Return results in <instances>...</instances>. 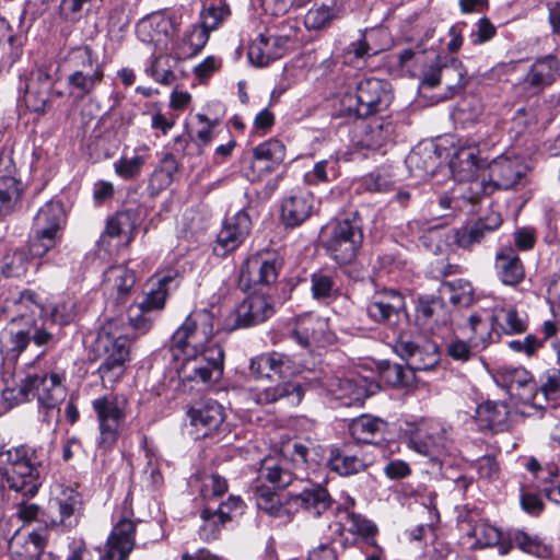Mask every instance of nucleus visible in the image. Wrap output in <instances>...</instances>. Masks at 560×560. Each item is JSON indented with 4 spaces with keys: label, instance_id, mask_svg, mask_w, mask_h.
Here are the masks:
<instances>
[{
    "label": "nucleus",
    "instance_id": "1",
    "mask_svg": "<svg viewBox=\"0 0 560 560\" xmlns=\"http://www.w3.org/2000/svg\"><path fill=\"white\" fill-rule=\"evenodd\" d=\"M212 337L213 316L207 310L189 314L175 330L170 351L175 360H184L178 371L183 380L206 384L222 377L224 350Z\"/></svg>",
    "mask_w": 560,
    "mask_h": 560
},
{
    "label": "nucleus",
    "instance_id": "2",
    "mask_svg": "<svg viewBox=\"0 0 560 560\" xmlns=\"http://www.w3.org/2000/svg\"><path fill=\"white\" fill-rule=\"evenodd\" d=\"M310 448L300 442L283 447L281 453L268 455L259 463L257 477L252 483L256 505L272 517H289L287 508L276 489L290 486L300 471L310 466Z\"/></svg>",
    "mask_w": 560,
    "mask_h": 560
},
{
    "label": "nucleus",
    "instance_id": "3",
    "mask_svg": "<svg viewBox=\"0 0 560 560\" xmlns=\"http://www.w3.org/2000/svg\"><path fill=\"white\" fill-rule=\"evenodd\" d=\"M46 455L43 447L27 444L13 446L5 451L9 467L0 465V487L33 498L42 486V474Z\"/></svg>",
    "mask_w": 560,
    "mask_h": 560
},
{
    "label": "nucleus",
    "instance_id": "4",
    "mask_svg": "<svg viewBox=\"0 0 560 560\" xmlns=\"http://www.w3.org/2000/svg\"><path fill=\"white\" fill-rule=\"evenodd\" d=\"M82 505V495L72 488H66L49 499L45 510L35 503L21 501L16 504L15 515L23 523L36 521L46 528L65 533L79 524Z\"/></svg>",
    "mask_w": 560,
    "mask_h": 560
},
{
    "label": "nucleus",
    "instance_id": "5",
    "mask_svg": "<svg viewBox=\"0 0 560 560\" xmlns=\"http://www.w3.org/2000/svg\"><path fill=\"white\" fill-rule=\"evenodd\" d=\"M389 84L376 78H364L357 84L355 92L340 94L334 116L349 120L365 119L385 110L392 103Z\"/></svg>",
    "mask_w": 560,
    "mask_h": 560
},
{
    "label": "nucleus",
    "instance_id": "6",
    "mask_svg": "<svg viewBox=\"0 0 560 560\" xmlns=\"http://www.w3.org/2000/svg\"><path fill=\"white\" fill-rule=\"evenodd\" d=\"M113 323L103 325L94 347L95 358L101 361L97 373L102 384L117 383L126 373L130 361V342L124 335L112 331Z\"/></svg>",
    "mask_w": 560,
    "mask_h": 560
},
{
    "label": "nucleus",
    "instance_id": "7",
    "mask_svg": "<svg viewBox=\"0 0 560 560\" xmlns=\"http://www.w3.org/2000/svg\"><path fill=\"white\" fill-rule=\"evenodd\" d=\"M98 429L96 446L104 453L117 445L128 417V399L119 394H106L92 400Z\"/></svg>",
    "mask_w": 560,
    "mask_h": 560
},
{
    "label": "nucleus",
    "instance_id": "8",
    "mask_svg": "<svg viewBox=\"0 0 560 560\" xmlns=\"http://www.w3.org/2000/svg\"><path fill=\"white\" fill-rule=\"evenodd\" d=\"M69 65L71 72L66 81L69 96L78 102L83 101L103 82L104 65L89 45L73 48L69 56Z\"/></svg>",
    "mask_w": 560,
    "mask_h": 560
},
{
    "label": "nucleus",
    "instance_id": "9",
    "mask_svg": "<svg viewBox=\"0 0 560 560\" xmlns=\"http://www.w3.org/2000/svg\"><path fill=\"white\" fill-rule=\"evenodd\" d=\"M363 240V219L359 211H350L335 221L325 248L332 260L347 265L357 258Z\"/></svg>",
    "mask_w": 560,
    "mask_h": 560
},
{
    "label": "nucleus",
    "instance_id": "10",
    "mask_svg": "<svg viewBox=\"0 0 560 560\" xmlns=\"http://www.w3.org/2000/svg\"><path fill=\"white\" fill-rule=\"evenodd\" d=\"M66 219L63 205L58 199H50L38 209L30 238L31 256L43 257L61 241Z\"/></svg>",
    "mask_w": 560,
    "mask_h": 560
},
{
    "label": "nucleus",
    "instance_id": "11",
    "mask_svg": "<svg viewBox=\"0 0 560 560\" xmlns=\"http://www.w3.org/2000/svg\"><path fill=\"white\" fill-rule=\"evenodd\" d=\"M66 376L60 372H28L20 383V395L27 399L33 393L47 411L54 410L66 397Z\"/></svg>",
    "mask_w": 560,
    "mask_h": 560
},
{
    "label": "nucleus",
    "instance_id": "12",
    "mask_svg": "<svg viewBox=\"0 0 560 560\" xmlns=\"http://www.w3.org/2000/svg\"><path fill=\"white\" fill-rule=\"evenodd\" d=\"M182 24V14L173 10H161L148 14L136 25L138 38L155 47H166L176 36Z\"/></svg>",
    "mask_w": 560,
    "mask_h": 560
},
{
    "label": "nucleus",
    "instance_id": "13",
    "mask_svg": "<svg viewBox=\"0 0 560 560\" xmlns=\"http://www.w3.org/2000/svg\"><path fill=\"white\" fill-rule=\"evenodd\" d=\"M560 78V54L537 58L526 74L515 84V90L526 96L541 93Z\"/></svg>",
    "mask_w": 560,
    "mask_h": 560
},
{
    "label": "nucleus",
    "instance_id": "14",
    "mask_svg": "<svg viewBox=\"0 0 560 560\" xmlns=\"http://www.w3.org/2000/svg\"><path fill=\"white\" fill-rule=\"evenodd\" d=\"M525 170L520 158L505 153L488 164L489 182L482 179L475 184L481 187L483 194H490L494 189H510L525 175Z\"/></svg>",
    "mask_w": 560,
    "mask_h": 560
},
{
    "label": "nucleus",
    "instance_id": "15",
    "mask_svg": "<svg viewBox=\"0 0 560 560\" xmlns=\"http://www.w3.org/2000/svg\"><path fill=\"white\" fill-rule=\"evenodd\" d=\"M406 311L404 294L393 288L376 290L366 306L370 319L376 324L397 325Z\"/></svg>",
    "mask_w": 560,
    "mask_h": 560
},
{
    "label": "nucleus",
    "instance_id": "16",
    "mask_svg": "<svg viewBox=\"0 0 560 560\" xmlns=\"http://www.w3.org/2000/svg\"><path fill=\"white\" fill-rule=\"evenodd\" d=\"M283 259L277 252H258L249 256L241 268V280L253 284L275 283L282 268Z\"/></svg>",
    "mask_w": 560,
    "mask_h": 560
},
{
    "label": "nucleus",
    "instance_id": "17",
    "mask_svg": "<svg viewBox=\"0 0 560 560\" xmlns=\"http://www.w3.org/2000/svg\"><path fill=\"white\" fill-rule=\"evenodd\" d=\"M393 348L411 371H430L440 362L439 348L431 341L418 343L400 336Z\"/></svg>",
    "mask_w": 560,
    "mask_h": 560
},
{
    "label": "nucleus",
    "instance_id": "18",
    "mask_svg": "<svg viewBox=\"0 0 560 560\" xmlns=\"http://www.w3.org/2000/svg\"><path fill=\"white\" fill-rule=\"evenodd\" d=\"M252 225V219L244 209L226 217L217 235V242L213 247L214 254L224 257L238 248L248 237Z\"/></svg>",
    "mask_w": 560,
    "mask_h": 560
},
{
    "label": "nucleus",
    "instance_id": "19",
    "mask_svg": "<svg viewBox=\"0 0 560 560\" xmlns=\"http://www.w3.org/2000/svg\"><path fill=\"white\" fill-rule=\"evenodd\" d=\"M373 459L354 450L352 443L331 445L328 450L327 467L340 477H351L366 471Z\"/></svg>",
    "mask_w": 560,
    "mask_h": 560
},
{
    "label": "nucleus",
    "instance_id": "20",
    "mask_svg": "<svg viewBox=\"0 0 560 560\" xmlns=\"http://www.w3.org/2000/svg\"><path fill=\"white\" fill-rule=\"evenodd\" d=\"M314 195L306 189L288 191L280 202V221L287 229H295L306 222L314 211Z\"/></svg>",
    "mask_w": 560,
    "mask_h": 560
},
{
    "label": "nucleus",
    "instance_id": "21",
    "mask_svg": "<svg viewBox=\"0 0 560 560\" xmlns=\"http://www.w3.org/2000/svg\"><path fill=\"white\" fill-rule=\"evenodd\" d=\"M272 312L271 305L264 296H249L225 317L224 329L233 331L258 325L270 317Z\"/></svg>",
    "mask_w": 560,
    "mask_h": 560
},
{
    "label": "nucleus",
    "instance_id": "22",
    "mask_svg": "<svg viewBox=\"0 0 560 560\" xmlns=\"http://www.w3.org/2000/svg\"><path fill=\"white\" fill-rule=\"evenodd\" d=\"M14 173L12 160L0 156V219L12 214L22 203L24 186Z\"/></svg>",
    "mask_w": 560,
    "mask_h": 560
},
{
    "label": "nucleus",
    "instance_id": "23",
    "mask_svg": "<svg viewBox=\"0 0 560 560\" xmlns=\"http://www.w3.org/2000/svg\"><path fill=\"white\" fill-rule=\"evenodd\" d=\"M187 417L192 427L201 433L203 438L211 436L224 430L223 423L225 412L222 405L213 399H203L195 402L187 410Z\"/></svg>",
    "mask_w": 560,
    "mask_h": 560
},
{
    "label": "nucleus",
    "instance_id": "24",
    "mask_svg": "<svg viewBox=\"0 0 560 560\" xmlns=\"http://www.w3.org/2000/svg\"><path fill=\"white\" fill-rule=\"evenodd\" d=\"M285 159V147L278 139H269L258 144L253 150L249 173L250 180H258L261 177L275 172Z\"/></svg>",
    "mask_w": 560,
    "mask_h": 560
},
{
    "label": "nucleus",
    "instance_id": "25",
    "mask_svg": "<svg viewBox=\"0 0 560 560\" xmlns=\"http://www.w3.org/2000/svg\"><path fill=\"white\" fill-rule=\"evenodd\" d=\"M326 387L335 399L341 400L346 406L361 405L373 394L372 384L360 375L331 377L327 381Z\"/></svg>",
    "mask_w": 560,
    "mask_h": 560
},
{
    "label": "nucleus",
    "instance_id": "26",
    "mask_svg": "<svg viewBox=\"0 0 560 560\" xmlns=\"http://www.w3.org/2000/svg\"><path fill=\"white\" fill-rule=\"evenodd\" d=\"M288 36L259 34L249 45L247 57L256 67H267L281 59L289 49Z\"/></svg>",
    "mask_w": 560,
    "mask_h": 560
},
{
    "label": "nucleus",
    "instance_id": "27",
    "mask_svg": "<svg viewBox=\"0 0 560 560\" xmlns=\"http://www.w3.org/2000/svg\"><path fill=\"white\" fill-rule=\"evenodd\" d=\"M290 501L313 517H320L334 506V499L326 487L310 482L301 492L291 494Z\"/></svg>",
    "mask_w": 560,
    "mask_h": 560
},
{
    "label": "nucleus",
    "instance_id": "28",
    "mask_svg": "<svg viewBox=\"0 0 560 560\" xmlns=\"http://www.w3.org/2000/svg\"><path fill=\"white\" fill-rule=\"evenodd\" d=\"M249 371L256 378H285L295 371L292 359L277 351L261 353L250 360Z\"/></svg>",
    "mask_w": 560,
    "mask_h": 560
},
{
    "label": "nucleus",
    "instance_id": "29",
    "mask_svg": "<svg viewBox=\"0 0 560 560\" xmlns=\"http://www.w3.org/2000/svg\"><path fill=\"white\" fill-rule=\"evenodd\" d=\"M178 272L170 269L155 273L148 282V290L140 304L141 310L161 311L165 306L168 292L178 287Z\"/></svg>",
    "mask_w": 560,
    "mask_h": 560
},
{
    "label": "nucleus",
    "instance_id": "30",
    "mask_svg": "<svg viewBox=\"0 0 560 560\" xmlns=\"http://www.w3.org/2000/svg\"><path fill=\"white\" fill-rule=\"evenodd\" d=\"M52 79L45 68H38L31 73L26 84L24 103L26 107L38 114H44L49 103Z\"/></svg>",
    "mask_w": 560,
    "mask_h": 560
},
{
    "label": "nucleus",
    "instance_id": "31",
    "mask_svg": "<svg viewBox=\"0 0 560 560\" xmlns=\"http://www.w3.org/2000/svg\"><path fill=\"white\" fill-rule=\"evenodd\" d=\"M350 436L362 444L378 445L388 432V422L372 415L353 418L348 425Z\"/></svg>",
    "mask_w": 560,
    "mask_h": 560
},
{
    "label": "nucleus",
    "instance_id": "32",
    "mask_svg": "<svg viewBox=\"0 0 560 560\" xmlns=\"http://www.w3.org/2000/svg\"><path fill=\"white\" fill-rule=\"evenodd\" d=\"M494 269L498 278L505 285L515 287L525 278L523 261L512 246H503L497 252Z\"/></svg>",
    "mask_w": 560,
    "mask_h": 560
},
{
    "label": "nucleus",
    "instance_id": "33",
    "mask_svg": "<svg viewBox=\"0 0 560 560\" xmlns=\"http://www.w3.org/2000/svg\"><path fill=\"white\" fill-rule=\"evenodd\" d=\"M136 284V275L125 265L108 267L103 275V288L115 296L117 303H125Z\"/></svg>",
    "mask_w": 560,
    "mask_h": 560
},
{
    "label": "nucleus",
    "instance_id": "34",
    "mask_svg": "<svg viewBox=\"0 0 560 560\" xmlns=\"http://www.w3.org/2000/svg\"><path fill=\"white\" fill-rule=\"evenodd\" d=\"M459 517L469 525L468 536L476 539V546L486 548L497 546L500 542L502 538L500 529L487 520L481 518L476 509H466V514H460Z\"/></svg>",
    "mask_w": 560,
    "mask_h": 560
},
{
    "label": "nucleus",
    "instance_id": "35",
    "mask_svg": "<svg viewBox=\"0 0 560 560\" xmlns=\"http://www.w3.org/2000/svg\"><path fill=\"white\" fill-rule=\"evenodd\" d=\"M510 406L504 401L487 400L475 412L479 427L491 431H504L509 428Z\"/></svg>",
    "mask_w": 560,
    "mask_h": 560
},
{
    "label": "nucleus",
    "instance_id": "36",
    "mask_svg": "<svg viewBox=\"0 0 560 560\" xmlns=\"http://www.w3.org/2000/svg\"><path fill=\"white\" fill-rule=\"evenodd\" d=\"M405 163L411 176L424 179L432 176L439 166V155L433 144L418 145L406 156Z\"/></svg>",
    "mask_w": 560,
    "mask_h": 560
},
{
    "label": "nucleus",
    "instance_id": "37",
    "mask_svg": "<svg viewBox=\"0 0 560 560\" xmlns=\"http://www.w3.org/2000/svg\"><path fill=\"white\" fill-rule=\"evenodd\" d=\"M450 167L455 179L459 182H469L471 184L470 189H474V186H476L477 197L485 195L481 187L475 184L478 182L476 176L480 167V160L477 158L472 149L468 148L459 150L455 158L452 159Z\"/></svg>",
    "mask_w": 560,
    "mask_h": 560
},
{
    "label": "nucleus",
    "instance_id": "38",
    "mask_svg": "<svg viewBox=\"0 0 560 560\" xmlns=\"http://www.w3.org/2000/svg\"><path fill=\"white\" fill-rule=\"evenodd\" d=\"M327 329V322L319 316L305 314L299 316L292 336L304 348L322 340Z\"/></svg>",
    "mask_w": 560,
    "mask_h": 560
},
{
    "label": "nucleus",
    "instance_id": "39",
    "mask_svg": "<svg viewBox=\"0 0 560 560\" xmlns=\"http://www.w3.org/2000/svg\"><path fill=\"white\" fill-rule=\"evenodd\" d=\"M31 342V330H5L0 337V353L4 365L14 368L22 352Z\"/></svg>",
    "mask_w": 560,
    "mask_h": 560
},
{
    "label": "nucleus",
    "instance_id": "40",
    "mask_svg": "<svg viewBox=\"0 0 560 560\" xmlns=\"http://www.w3.org/2000/svg\"><path fill=\"white\" fill-rule=\"evenodd\" d=\"M492 326L505 335L523 334L527 330L526 316L513 306H495L491 315Z\"/></svg>",
    "mask_w": 560,
    "mask_h": 560
},
{
    "label": "nucleus",
    "instance_id": "41",
    "mask_svg": "<svg viewBox=\"0 0 560 560\" xmlns=\"http://www.w3.org/2000/svg\"><path fill=\"white\" fill-rule=\"evenodd\" d=\"M312 298L320 303L328 304L340 295L337 284V275L329 270H317L311 275Z\"/></svg>",
    "mask_w": 560,
    "mask_h": 560
},
{
    "label": "nucleus",
    "instance_id": "42",
    "mask_svg": "<svg viewBox=\"0 0 560 560\" xmlns=\"http://www.w3.org/2000/svg\"><path fill=\"white\" fill-rule=\"evenodd\" d=\"M304 392L300 384L282 382L276 386L267 387L257 393V402L261 405L272 404L287 399L291 405H298L303 398Z\"/></svg>",
    "mask_w": 560,
    "mask_h": 560
},
{
    "label": "nucleus",
    "instance_id": "43",
    "mask_svg": "<svg viewBox=\"0 0 560 560\" xmlns=\"http://www.w3.org/2000/svg\"><path fill=\"white\" fill-rule=\"evenodd\" d=\"M361 127L364 136L360 143L370 149L382 147L394 132L393 124L382 118H373L369 122L361 121Z\"/></svg>",
    "mask_w": 560,
    "mask_h": 560
},
{
    "label": "nucleus",
    "instance_id": "44",
    "mask_svg": "<svg viewBox=\"0 0 560 560\" xmlns=\"http://www.w3.org/2000/svg\"><path fill=\"white\" fill-rule=\"evenodd\" d=\"M508 536L516 547L526 553L541 559H548L552 556V547L537 535H530L522 529H511L508 532Z\"/></svg>",
    "mask_w": 560,
    "mask_h": 560
},
{
    "label": "nucleus",
    "instance_id": "45",
    "mask_svg": "<svg viewBox=\"0 0 560 560\" xmlns=\"http://www.w3.org/2000/svg\"><path fill=\"white\" fill-rule=\"evenodd\" d=\"M457 66L458 59L448 56H438L434 63L423 72L422 85L433 89L442 83V79H447L448 74L458 77Z\"/></svg>",
    "mask_w": 560,
    "mask_h": 560
},
{
    "label": "nucleus",
    "instance_id": "46",
    "mask_svg": "<svg viewBox=\"0 0 560 560\" xmlns=\"http://www.w3.org/2000/svg\"><path fill=\"white\" fill-rule=\"evenodd\" d=\"M340 10L334 2L330 0V3H322L319 5H314L305 14L304 24L308 30H322L329 26L335 20L342 19Z\"/></svg>",
    "mask_w": 560,
    "mask_h": 560
},
{
    "label": "nucleus",
    "instance_id": "47",
    "mask_svg": "<svg viewBox=\"0 0 560 560\" xmlns=\"http://www.w3.org/2000/svg\"><path fill=\"white\" fill-rule=\"evenodd\" d=\"M137 212L132 209L117 211L114 215L107 219L103 237L128 236V240L130 241L137 226Z\"/></svg>",
    "mask_w": 560,
    "mask_h": 560
},
{
    "label": "nucleus",
    "instance_id": "48",
    "mask_svg": "<svg viewBox=\"0 0 560 560\" xmlns=\"http://www.w3.org/2000/svg\"><path fill=\"white\" fill-rule=\"evenodd\" d=\"M178 60L173 59L168 55H160L151 59L150 66L145 72L158 83L171 85L176 81L174 68Z\"/></svg>",
    "mask_w": 560,
    "mask_h": 560
},
{
    "label": "nucleus",
    "instance_id": "49",
    "mask_svg": "<svg viewBox=\"0 0 560 560\" xmlns=\"http://www.w3.org/2000/svg\"><path fill=\"white\" fill-rule=\"evenodd\" d=\"M231 14L225 0H211L203 4L200 12V25L208 31L217 30Z\"/></svg>",
    "mask_w": 560,
    "mask_h": 560
},
{
    "label": "nucleus",
    "instance_id": "50",
    "mask_svg": "<svg viewBox=\"0 0 560 560\" xmlns=\"http://www.w3.org/2000/svg\"><path fill=\"white\" fill-rule=\"evenodd\" d=\"M30 250L16 249L3 256L1 262V273L5 278H20L25 276L28 266L33 264L35 257L30 258Z\"/></svg>",
    "mask_w": 560,
    "mask_h": 560
},
{
    "label": "nucleus",
    "instance_id": "51",
    "mask_svg": "<svg viewBox=\"0 0 560 560\" xmlns=\"http://www.w3.org/2000/svg\"><path fill=\"white\" fill-rule=\"evenodd\" d=\"M136 526L137 523L135 521L125 517L120 518L114 525L107 541L131 552L135 546Z\"/></svg>",
    "mask_w": 560,
    "mask_h": 560
},
{
    "label": "nucleus",
    "instance_id": "52",
    "mask_svg": "<svg viewBox=\"0 0 560 560\" xmlns=\"http://www.w3.org/2000/svg\"><path fill=\"white\" fill-rule=\"evenodd\" d=\"M339 175V158L330 155L328 159L315 163L313 171L306 174V180L316 185L336 179Z\"/></svg>",
    "mask_w": 560,
    "mask_h": 560
},
{
    "label": "nucleus",
    "instance_id": "53",
    "mask_svg": "<svg viewBox=\"0 0 560 560\" xmlns=\"http://www.w3.org/2000/svg\"><path fill=\"white\" fill-rule=\"evenodd\" d=\"M440 292L448 293L450 302L454 305L467 306L472 302V287L464 279L442 282Z\"/></svg>",
    "mask_w": 560,
    "mask_h": 560
},
{
    "label": "nucleus",
    "instance_id": "54",
    "mask_svg": "<svg viewBox=\"0 0 560 560\" xmlns=\"http://www.w3.org/2000/svg\"><path fill=\"white\" fill-rule=\"evenodd\" d=\"M200 516L203 524L199 528V535L205 540L215 539L221 528L228 523L223 518L226 513L215 511L209 506L202 509Z\"/></svg>",
    "mask_w": 560,
    "mask_h": 560
},
{
    "label": "nucleus",
    "instance_id": "55",
    "mask_svg": "<svg viewBox=\"0 0 560 560\" xmlns=\"http://www.w3.org/2000/svg\"><path fill=\"white\" fill-rule=\"evenodd\" d=\"M445 240L448 245H455L463 249L470 250L474 245L481 243L482 235L475 226H462L451 229L445 234Z\"/></svg>",
    "mask_w": 560,
    "mask_h": 560
},
{
    "label": "nucleus",
    "instance_id": "56",
    "mask_svg": "<svg viewBox=\"0 0 560 560\" xmlns=\"http://www.w3.org/2000/svg\"><path fill=\"white\" fill-rule=\"evenodd\" d=\"M539 390L541 396L552 407L560 406V370L552 368L539 377Z\"/></svg>",
    "mask_w": 560,
    "mask_h": 560
},
{
    "label": "nucleus",
    "instance_id": "57",
    "mask_svg": "<svg viewBox=\"0 0 560 560\" xmlns=\"http://www.w3.org/2000/svg\"><path fill=\"white\" fill-rule=\"evenodd\" d=\"M16 307V316L10 318L11 322H15L18 317L24 318L30 312L31 316H42L44 313V304L37 293L31 290L21 292L19 299L14 301Z\"/></svg>",
    "mask_w": 560,
    "mask_h": 560
},
{
    "label": "nucleus",
    "instance_id": "58",
    "mask_svg": "<svg viewBox=\"0 0 560 560\" xmlns=\"http://www.w3.org/2000/svg\"><path fill=\"white\" fill-rule=\"evenodd\" d=\"M530 373L523 368L505 369L495 377V382L513 396L527 380Z\"/></svg>",
    "mask_w": 560,
    "mask_h": 560
},
{
    "label": "nucleus",
    "instance_id": "59",
    "mask_svg": "<svg viewBox=\"0 0 560 560\" xmlns=\"http://www.w3.org/2000/svg\"><path fill=\"white\" fill-rule=\"evenodd\" d=\"M442 438L435 439L433 434H422L421 430H419L416 434L410 436L408 441V446L416 451L419 454L430 456L432 455L439 447H443Z\"/></svg>",
    "mask_w": 560,
    "mask_h": 560
},
{
    "label": "nucleus",
    "instance_id": "60",
    "mask_svg": "<svg viewBox=\"0 0 560 560\" xmlns=\"http://www.w3.org/2000/svg\"><path fill=\"white\" fill-rule=\"evenodd\" d=\"M444 302L441 296L421 295L417 304V317L424 323L434 318L439 312L443 311Z\"/></svg>",
    "mask_w": 560,
    "mask_h": 560
},
{
    "label": "nucleus",
    "instance_id": "61",
    "mask_svg": "<svg viewBox=\"0 0 560 560\" xmlns=\"http://www.w3.org/2000/svg\"><path fill=\"white\" fill-rule=\"evenodd\" d=\"M347 526L348 532L364 538L373 537L377 532L376 526L370 520L354 512H348Z\"/></svg>",
    "mask_w": 560,
    "mask_h": 560
},
{
    "label": "nucleus",
    "instance_id": "62",
    "mask_svg": "<svg viewBox=\"0 0 560 560\" xmlns=\"http://www.w3.org/2000/svg\"><path fill=\"white\" fill-rule=\"evenodd\" d=\"M228 491V481L218 474H211L202 479L200 489L205 500L221 497Z\"/></svg>",
    "mask_w": 560,
    "mask_h": 560
},
{
    "label": "nucleus",
    "instance_id": "63",
    "mask_svg": "<svg viewBox=\"0 0 560 560\" xmlns=\"http://www.w3.org/2000/svg\"><path fill=\"white\" fill-rule=\"evenodd\" d=\"M75 303L70 298L57 302L50 312L51 320L58 325L71 323L75 318Z\"/></svg>",
    "mask_w": 560,
    "mask_h": 560
},
{
    "label": "nucleus",
    "instance_id": "64",
    "mask_svg": "<svg viewBox=\"0 0 560 560\" xmlns=\"http://www.w3.org/2000/svg\"><path fill=\"white\" fill-rule=\"evenodd\" d=\"M144 159L140 155L131 159L121 158L114 163L116 174L124 179H131L140 174Z\"/></svg>",
    "mask_w": 560,
    "mask_h": 560
}]
</instances>
